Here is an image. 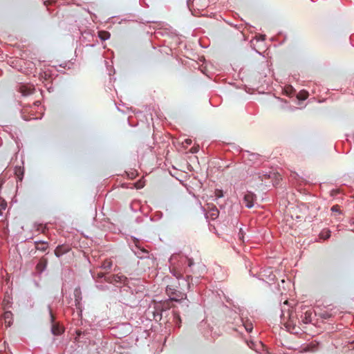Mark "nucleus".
Returning <instances> with one entry per match:
<instances>
[{
    "mask_svg": "<svg viewBox=\"0 0 354 354\" xmlns=\"http://www.w3.org/2000/svg\"><path fill=\"white\" fill-rule=\"evenodd\" d=\"M92 276L96 283L104 281L117 288H120L121 292L124 291L133 295L135 292L140 291V288H137L140 282L138 279H129L121 274H105L103 272H99L97 275L93 274Z\"/></svg>",
    "mask_w": 354,
    "mask_h": 354,
    "instance_id": "nucleus-1",
    "label": "nucleus"
},
{
    "mask_svg": "<svg viewBox=\"0 0 354 354\" xmlns=\"http://www.w3.org/2000/svg\"><path fill=\"white\" fill-rule=\"evenodd\" d=\"M177 256H172L170 259L169 271L170 273L176 278L180 279L182 275L191 274L193 272L192 266L194 265L192 259L185 256H180L177 259Z\"/></svg>",
    "mask_w": 354,
    "mask_h": 354,
    "instance_id": "nucleus-2",
    "label": "nucleus"
},
{
    "mask_svg": "<svg viewBox=\"0 0 354 354\" xmlns=\"http://www.w3.org/2000/svg\"><path fill=\"white\" fill-rule=\"evenodd\" d=\"M187 6L193 15H196L208 6V0H187Z\"/></svg>",
    "mask_w": 354,
    "mask_h": 354,
    "instance_id": "nucleus-3",
    "label": "nucleus"
},
{
    "mask_svg": "<svg viewBox=\"0 0 354 354\" xmlns=\"http://www.w3.org/2000/svg\"><path fill=\"white\" fill-rule=\"evenodd\" d=\"M48 310L50 316V322L51 324L50 332L55 336H59L64 332V328L61 326L59 324L55 322V317L53 314L51 306L48 305Z\"/></svg>",
    "mask_w": 354,
    "mask_h": 354,
    "instance_id": "nucleus-4",
    "label": "nucleus"
},
{
    "mask_svg": "<svg viewBox=\"0 0 354 354\" xmlns=\"http://www.w3.org/2000/svg\"><path fill=\"white\" fill-rule=\"evenodd\" d=\"M178 280V288L183 290H192L194 286V278L191 274H187L185 276L182 275Z\"/></svg>",
    "mask_w": 354,
    "mask_h": 354,
    "instance_id": "nucleus-5",
    "label": "nucleus"
},
{
    "mask_svg": "<svg viewBox=\"0 0 354 354\" xmlns=\"http://www.w3.org/2000/svg\"><path fill=\"white\" fill-rule=\"evenodd\" d=\"M135 243V247L136 248L133 250L134 254L141 259H149V252L145 249L144 248H142L138 243L139 241L138 239H136L134 241Z\"/></svg>",
    "mask_w": 354,
    "mask_h": 354,
    "instance_id": "nucleus-6",
    "label": "nucleus"
},
{
    "mask_svg": "<svg viewBox=\"0 0 354 354\" xmlns=\"http://www.w3.org/2000/svg\"><path fill=\"white\" fill-rule=\"evenodd\" d=\"M245 311L243 308L239 307L237 308V311L235 312V313H237L241 319V322L243 323V326L245 327V329L247 332L250 333L252 332L253 329V326L251 322H250L248 319L244 320V314Z\"/></svg>",
    "mask_w": 354,
    "mask_h": 354,
    "instance_id": "nucleus-7",
    "label": "nucleus"
},
{
    "mask_svg": "<svg viewBox=\"0 0 354 354\" xmlns=\"http://www.w3.org/2000/svg\"><path fill=\"white\" fill-rule=\"evenodd\" d=\"M256 198L257 196L253 192H247L243 196V204L248 208H252L254 207Z\"/></svg>",
    "mask_w": 354,
    "mask_h": 354,
    "instance_id": "nucleus-8",
    "label": "nucleus"
},
{
    "mask_svg": "<svg viewBox=\"0 0 354 354\" xmlns=\"http://www.w3.org/2000/svg\"><path fill=\"white\" fill-rule=\"evenodd\" d=\"M17 90L22 96H28L32 94L35 89L32 85L20 84L17 85Z\"/></svg>",
    "mask_w": 354,
    "mask_h": 354,
    "instance_id": "nucleus-9",
    "label": "nucleus"
},
{
    "mask_svg": "<svg viewBox=\"0 0 354 354\" xmlns=\"http://www.w3.org/2000/svg\"><path fill=\"white\" fill-rule=\"evenodd\" d=\"M250 275L255 277L260 278L262 280H264V279L263 278V277H266V279L268 280H269L270 281H274L275 279V277H276L275 275L272 273V272H270V270H266L261 271V272L259 273V275H257V273L254 274L253 271L252 270H250Z\"/></svg>",
    "mask_w": 354,
    "mask_h": 354,
    "instance_id": "nucleus-10",
    "label": "nucleus"
},
{
    "mask_svg": "<svg viewBox=\"0 0 354 354\" xmlns=\"http://www.w3.org/2000/svg\"><path fill=\"white\" fill-rule=\"evenodd\" d=\"M74 296L75 306L77 309L80 310V314L81 315L82 312V304L81 303L82 296L80 290L76 288L74 291Z\"/></svg>",
    "mask_w": 354,
    "mask_h": 354,
    "instance_id": "nucleus-11",
    "label": "nucleus"
},
{
    "mask_svg": "<svg viewBox=\"0 0 354 354\" xmlns=\"http://www.w3.org/2000/svg\"><path fill=\"white\" fill-rule=\"evenodd\" d=\"M185 298H186L185 290H183L180 288H178L177 290L174 292V295H172L170 297V299L173 301H180Z\"/></svg>",
    "mask_w": 354,
    "mask_h": 354,
    "instance_id": "nucleus-12",
    "label": "nucleus"
},
{
    "mask_svg": "<svg viewBox=\"0 0 354 354\" xmlns=\"http://www.w3.org/2000/svg\"><path fill=\"white\" fill-rule=\"evenodd\" d=\"M165 312V310H162L160 305H158L154 307V310L152 312L153 319L156 321H160L162 317V313Z\"/></svg>",
    "mask_w": 354,
    "mask_h": 354,
    "instance_id": "nucleus-13",
    "label": "nucleus"
},
{
    "mask_svg": "<svg viewBox=\"0 0 354 354\" xmlns=\"http://www.w3.org/2000/svg\"><path fill=\"white\" fill-rule=\"evenodd\" d=\"M47 260L41 259L36 266V270L39 274H41L46 268Z\"/></svg>",
    "mask_w": 354,
    "mask_h": 354,
    "instance_id": "nucleus-14",
    "label": "nucleus"
},
{
    "mask_svg": "<svg viewBox=\"0 0 354 354\" xmlns=\"http://www.w3.org/2000/svg\"><path fill=\"white\" fill-rule=\"evenodd\" d=\"M172 319V322L175 324V326L179 328L181 326V319L179 313L176 310H173Z\"/></svg>",
    "mask_w": 354,
    "mask_h": 354,
    "instance_id": "nucleus-15",
    "label": "nucleus"
},
{
    "mask_svg": "<svg viewBox=\"0 0 354 354\" xmlns=\"http://www.w3.org/2000/svg\"><path fill=\"white\" fill-rule=\"evenodd\" d=\"M313 311L312 310H307L306 311L304 315H301V320L305 324H310L312 322V316H313Z\"/></svg>",
    "mask_w": 354,
    "mask_h": 354,
    "instance_id": "nucleus-16",
    "label": "nucleus"
},
{
    "mask_svg": "<svg viewBox=\"0 0 354 354\" xmlns=\"http://www.w3.org/2000/svg\"><path fill=\"white\" fill-rule=\"evenodd\" d=\"M208 208H209V214L212 219H216L219 214V211L218 210L217 207L212 205L211 206L208 204Z\"/></svg>",
    "mask_w": 354,
    "mask_h": 354,
    "instance_id": "nucleus-17",
    "label": "nucleus"
},
{
    "mask_svg": "<svg viewBox=\"0 0 354 354\" xmlns=\"http://www.w3.org/2000/svg\"><path fill=\"white\" fill-rule=\"evenodd\" d=\"M35 248L37 250L45 252L48 248V243L42 241H37L35 242Z\"/></svg>",
    "mask_w": 354,
    "mask_h": 354,
    "instance_id": "nucleus-18",
    "label": "nucleus"
},
{
    "mask_svg": "<svg viewBox=\"0 0 354 354\" xmlns=\"http://www.w3.org/2000/svg\"><path fill=\"white\" fill-rule=\"evenodd\" d=\"M274 175L275 174L272 171H262L259 174V178L261 181H263L265 180L272 178Z\"/></svg>",
    "mask_w": 354,
    "mask_h": 354,
    "instance_id": "nucleus-19",
    "label": "nucleus"
},
{
    "mask_svg": "<svg viewBox=\"0 0 354 354\" xmlns=\"http://www.w3.org/2000/svg\"><path fill=\"white\" fill-rule=\"evenodd\" d=\"M68 252V249L63 245H58L55 250V254L57 257H60Z\"/></svg>",
    "mask_w": 354,
    "mask_h": 354,
    "instance_id": "nucleus-20",
    "label": "nucleus"
},
{
    "mask_svg": "<svg viewBox=\"0 0 354 354\" xmlns=\"http://www.w3.org/2000/svg\"><path fill=\"white\" fill-rule=\"evenodd\" d=\"M3 318L7 326H10L12 320V313L10 311H6L3 313Z\"/></svg>",
    "mask_w": 354,
    "mask_h": 354,
    "instance_id": "nucleus-21",
    "label": "nucleus"
},
{
    "mask_svg": "<svg viewBox=\"0 0 354 354\" xmlns=\"http://www.w3.org/2000/svg\"><path fill=\"white\" fill-rule=\"evenodd\" d=\"M178 287L175 284L167 285L166 288V292L171 297L174 295V292L177 290Z\"/></svg>",
    "mask_w": 354,
    "mask_h": 354,
    "instance_id": "nucleus-22",
    "label": "nucleus"
},
{
    "mask_svg": "<svg viewBox=\"0 0 354 354\" xmlns=\"http://www.w3.org/2000/svg\"><path fill=\"white\" fill-rule=\"evenodd\" d=\"M98 36L101 40L106 41L110 38L111 34L107 31L101 30L98 32Z\"/></svg>",
    "mask_w": 354,
    "mask_h": 354,
    "instance_id": "nucleus-23",
    "label": "nucleus"
},
{
    "mask_svg": "<svg viewBox=\"0 0 354 354\" xmlns=\"http://www.w3.org/2000/svg\"><path fill=\"white\" fill-rule=\"evenodd\" d=\"M319 239L326 240L330 236V231L328 230H322L319 234Z\"/></svg>",
    "mask_w": 354,
    "mask_h": 354,
    "instance_id": "nucleus-24",
    "label": "nucleus"
},
{
    "mask_svg": "<svg viewBox=\"0 0 354 354\" xmlns=\"http://www.w3.org/2000/svg\"><path fill=\"white\" fill-rule=\"evenodd\" d=\"M15 174L19 178V180H21L24 176V170L21 168V167H16L15 169Z\"/></svg>",
    "mask_w": 354,
    "mask_h": 354,
    "instance_id": "nucleus-25",
    "label": "nucleus"
},
{
    "mask_svg": "<svg viewBox=\"0 0 354 354\" xmlns=\"http://www.w3.org/2000/svg\"><path fill=\"white\" fill-rule=\"evenodd\" d=\"M104 270H110L112 267V262L111 261H105L102 266H101Z\"/></svg>",
    "mask_w": 354,
    "mask_h": 354,
    "instance_id": "nucleus-26",
    "label": "nucleus"
},
{
    "mask_svg": "<svg viewBox=\"0 0 354 354\" xmlns=\"http://www.w3.org/2000/svg\"><path fill=\"white\" fill-rule=\"evenodd\" d=\"M331 317H332V314L327 311H324L320 314V317L324 319H328Z\"/></svg>",
    "mask_w": 354,
    "mask_h": 354,
    "instance_id": "nucleus-27",
    "label": "nucleus"
},
{
    "mask_svg": "<svg viewBox=\"0 0 354 354\" xmlns=\"http://www.w3.org/2000/svg\"><path fill=\"white\" fill-rule=\"evenodd\" d=\"M214 194L216 199L222 198L223 196V190L216 189L214 192Z\"/></svg>",
    "mask_w": 354,
    "mask_h": 354,
    "instance_id": "nucleus-28",
    "label": "nucleus"
},
{
    "mask_svg": "<svg viewBox=\"0 0 354 354\" xmlns=\"http://www.w3.org/2000/svg\"><path fill=\"white\" fill-rule=\"evenodd\" d=\"M244 234L245 232L242 228L239 229V232L238 234L239 239L241 240L243 242H244Z\"/></svg>",
    "mask_w": 354,
    "mask_h": 354,
    "instance_id": "nucleus-29",
    "label": "nucleus"
},
{
    "mask_svg": "<svg viewBox=\"0 0 354 354\" xmlns=\"http://www.w3.org/2000/svg\"><path fill=\"white\" fill-rule=\"evenodd\" d=\"M0 209L5 210L7 207V203L5 201H2L0 202Z\"/></svg>",
    "mask_w": 354,
    "mask_h": 354,
    "instance_id": "nucleus-30",
    "label": "nucleus"
},
{
    "mask_svg": "<svg viewBox=\"0 0 354 354\" xmlns=\"http://www.w3.org/2000/svg\"><path fill=\"white\" fill-rule=\"evenodd\" d=\"M22 118H23V119H24V120H26V121H28V120H32V119H34V120H35V119H38V118H39V119H40V118H37V117H33V116H32V117H29V118H28V117H26V116L25 115H24V114H22Z\"/></svg>",
    "mask_w": 354,
    "mask_h": 354,
    "instance_id": "nucleus-31",
    "label": "nucleus"
},
{
    "mask_svg": "<svg viewBox=\"0 0 354 354\" xmlns=\"http://www.w3.org/2000/svg\"><path fill=\"white\" fill-rule=\"evenodd\" d=\"M96 287L97 289L99 290H105V289H108V287L107 286H103L102 284H96Z\"/></svg>",
    "mask_w": 354,
    "mask_h": 354,
    "instance_id": "nucleus-32",
    "label": "nucleus"
},
{
    "mask_svg": "<svg viewBox=\"0 0 354 354\" xmlns=\"http://www.w3.org/2000/svg\"><path fill=\"white\" fill-rule=\"evenodd\" d=\"M206 326H208L206 322L205 321H202L201 323H200V325H199V327H200V330H202V329Z\"/></svg>",
    "mask_w": 354,
    "mask_h": 354,
    "instance_id": "nucleus-33",
    "label": "nucleus"
},
{
    "mask_svg": "<svg viewBox=\"0 0 354 354\" xmlns=\"http://www.w3.org/2000/svg\"><path fill=\"white\" fill-rule=\"evenodd\" d=\"M198 70H200L201 71V73H203V74H205L207 76H209L207 73V68H198Z\"/></svg>",
    "mask_w": 354,
    "mask_h": 354,
    "instance_id": "nucleus-34",
    "label": "nucleus"
},
{
    "mask_svg": "<svg viewBox=\"0 0 354 354\" xmlns=\"http://www.w3.org/2000/svg\"><path fill=\"white\" fill-rule=\"evenodd\" d=\"M41 104L40 101L37 100L34 102V105L36 106H39Z\"/></svg>",
    "mask_w": 354,
    "mask_h": 354,
    "instance_id": "nucleus-35",
    "label": "nucleus"
},
{
    "mask_svg": "<svg viewBox=\"0 0 354 354\" xmlns=\"http://www.w3.org/2000/svg\"><path fill=\"white\" fill-rule=\"evenodd\" d=\"M113 71V73H115V70H114V68L113 67H111L110 68V70H109V75H111V72Z\"/></svg>",
    "mask_w": 354,
    "mask_h": 354,
    "instance_id": "nucleus-36",
    "label": "nucleus"
},
{
    "mask_svg": "<svg viewBox=\"0 0 354 354\" xmlns=\"http://www.w3.org/2000/svg\"><path fill=\"white\" fill-rule=\"evenodd\" d=\"M202 333L204 334V335H207L209 333L208 331H202Z\"/></svg>",
    "mask_w": 354,
    "mask_h": 354,
    "instance_id": "nucleus-37",
    "label": "nucleus"
},
{
    "mask_svg": "<svg viewBox=\"0 0 354 354\" xmlns=\"http://www.w3.org/2000/svg\"><path fill=\"white\" fill-rule=\"evenodd\" d=\"M3 209H0V216H2L3 215Z\"/></svg>",
    "mask_w": 354,
    "mask_h": 354,
    "instance_id": "nucleus-38",
    "label": "nucleus"
},
{
    "mask_svg": "<svg viewBox=\"0 0 354 354\" xmlns=\"http://www.w3.org/2000/svg\"><path fill=\"white\" fill-rule=\"evenodd\" d=\"M331 210L332 211H336L335 207V206L332 207Z\"/></svg>",
    "mask_w": 354,
    "mask_h": 354,
    "instance_id": "nucleus-39",
    "label": "nucleus"
},
{
    "mask_svg": "<svg viewBox=\"0 0 354 354\" xmlns=\"http://www.w3.org/2000/svg\"><path fill=\"white\" fill-rule=\"evenodd\" d=\"M198 277H196V278H195V281H194V282H195V283H197V282H198Z\"/></svg>",
    "mask_w": 354,
    "mask_h": 354,
    "instance_id": "nucleus-40",
    "label": "nucleus"
},
{
    "mask_svg": "<svg viewBox=\"0 0 354 354\" xmlns=\"http://www.w3.org/2000/svg\"><path fill=\"white\" fill-rule=\"evenodd\" d=\"M187 144H190L191 143V140L189 141H187Z\"/></svg>",
    "mask_w": 354,
    "mask_h": 354,
    "instance_id": "nucleus-41",
    "label": "nucleus"
},
{
    "mask_svg": "<svg viewBox=\"0 0 354 354\" xmlns=\"http://www.w3.org/2000/svg\"><path fill=\"white\" fill-rule=\"evenodd\" d=\"M2 183H0V189H1Z\"/></svg>",
    "mask_w": 354,
    "mask_h": 354,
    "instance_id": "nucleus-42",
    "label": "nucleus"
}]
</instances>
